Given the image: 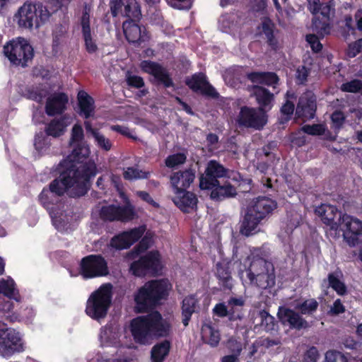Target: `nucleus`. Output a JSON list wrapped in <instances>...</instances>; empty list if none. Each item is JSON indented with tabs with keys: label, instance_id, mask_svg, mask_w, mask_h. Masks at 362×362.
I'll use <instances>...</instances> for the list:
<instances>
[{
	"label": "nucleus",
	"instance_id": "obj_1",
	"mask_svg": "<svg viewBox=\"0 0 362 362\" xmlns=\"http://www.w3.org/2000/svg\"><path fill=\"white\" fill-rule=\"evenodd\" d=\"M60 175L59 179L52 181L49 189H43L39 195V200L42 206L49 212L62 204H58L59 197L67 193L70 197H80L85 194L88 189L90 175L94 173V166L90 165L88 173L77 174L69 163L64 167L59 165Z\"/></svg>",
	"mask_w": 362,
	"mask_h": 362
},
{
	"label": "nucleus",
	"instance_id": "obj_2",
	"mask_svg": "<svg viewBox=\"0 0 362 362\" xmlns=\"http://www.w3.org/2000/svg\"><path fill=\"white\" fill-rule=\"evenodd\" d=\"M168 325L158 312H153L145 316L133 319L130 331L136 343L149 345L153 340L168 333Z\"/></svg>",
	"mask_w": 362,
	"mask_h": 362
},
{
	"label": "nucleus",
	"instance_id": "obj_3",
	"mask_svg": "<svg viewBox=\"0 0 362 362\" xmlns=\"http://www.w3.org/2000/svg\"><path fill=\"white\" fill-rule=\"evenodd\" d=\"M69 145L72 148L71 153L59 165L64 167V164L67 162L71 168L76 170L77 174H84L88 173L90 165L93 164L94 173L90 175V178L94 177L97 173L96 165L94 161L88 160L90 150L84 141L83 129L81 124H75L72 127Z\"/></svg>",
	"mask_w": 362,
	"mask_h": 362
},
{
	"label": "nucleus",
	"instance_id": "obj_4",
	"mask_svg": "<svg viewBox=\"0 0 362 362\" xmlns=\"http://www.w3.org/2000/svg\"><path fill=\"white\" fill-rule=\"evenodd\" d=\"M276 206V202L268 197H259L253 199L246 209L240 226V233L249 236L257 233L259 223Z\"/></svg>",
	"mask_w": 362,
	"mask_h": 362
},
{
	"label": "nucleus",
	"instance_id": "obj_5",
	"mask_svg": "<svg viewBox=\"0 0 362 362\" xmlns=\"http://www.w3.org/2000/svg\"><path fill=\"white\" fill-rule=\"evenodd\" d=\"M247 277L250 284L262 289L272 288L276 284L274 264L263 257L253 256L250 267L247 270Z\"/></svg>",
	"mask_w": 362,
	"mask_h": 362
},
{
	"label": "nucleus",
	"instance_id": "obj_6",
	"mask_svg": "<svg viewBox=\"0 0 362 362\" xmlns=\"http://www.w3.org/2000/svg\"><path fill=\"white\" fill-rule=\"evenodd\" d=\"M50 17L48 9L41 3L25 2L14 16V21L20 28H38Z\"/></svg>",
	"mask_w": 362,
	"mask_h": 362
},
{
	"label": "nucleus",
	"instance_id": "obj_7",
	"mask_svg": "<svg viewBox=\"0 0 362 362\" xmlns=\"http://www.w3.org/2000/svg\"><path fill=\"white\" fill-rule=\"evenodd\" d=\"M168 280L151 281L144 284L135 295L136 309L144 312L148 307L156 304L159 300L164 298L170 288Z\"/></svg>",
	"mask_w": 362,
	"mask_h": 362
},
{
	"label": "nucleus",
	"instance_id": "obj_8",
	"mask_svg": "<svg viewBox=\"0 0 362 362\" xmlns=\"http://www.w3.org/2000/svg\"><path fill=\"white\" fill-rule=\"evenodd\" d=\"M112 296L111 284L100 286L87 300L85 310L87 315L97 321L105 318L111 304Z\"/></svg>",
	"mask_w": 362,
	"mask_h": 362
},
{
	"label": "nucleus",
	"instance_id": "obj_9",
	"mask_svg": "<svg viewBox=\"0 0 362 362\" xmlns=\"http://www.w3.org/2000/svg\"><path fill=\"white\" fill-rule=\"evenodd\" d=\"M111 180L117 191L119 192V197L123 200L124 205L122 206L114 204L103 206L98 210L100 217L104 220L108 221L117 220L128 221L132 220L135 216V211L127 197L120 188L119 183L120 178L112 175Z\"/></svg>",
	"mask_w": 362,
	"mask_h": 362
},
{
	"label": "nucleus",
	"instance_id": "obj_10",
	"mask_svg": "<svg viewBox=\"0 0 362 362\" xmlns=\"http://www.w3.org/2000/svg\"><path fill=\"white\" fill-rule=\"evenodd\" d=\"M4 54L12 64L24 67L32 59L33 49L27 40L17 37L4 46Z\"/></svg>",
	"mask_w": 362,
	"mask_h": 362
},
{
	"label": "nucleus",
	"instance_id": "obj_11",
	"mask_svg": "<svg viewBox=\"0 0 362 362\" xmlns=\"http://www.w3.org/2000/svg\"><path fill=\"white\" fill-rule=\"evenodd\" d=\"M230 170L223 166L218 160L211 159L207 162L203 174L199 177V187L202 189H214L218 187L220 179L229 177Z\"/></svg>",
	"mask_w": 362,
	"mask_h": 362
},
{
	"label": "nucleus",
	"instance_id": "obj_12",
	"mask_svg": "<svg viewBox=\"0 0 362 362\" xmlns=\"http://www.w3.org/2000/svg\"><path fill=\"white\" fill-rule=\"evenodd\" d=\"M25 350L23 335L13 328L0 329V355L10 357Z\"/></svg>",
	"mask_w": 362,
	"mask_h": 362
},
{
	"label": "nucleus",
	"instance_id": "obj_13",
	"mask_svg": "<svg viewBox=\"0 0 362 362\" xmlns=\"http://www.w3.org/2000/svg\"><path fill=\"white\" fill-rule=\"evenodd\" d=\"M162 262L159 252L153 250L148 252L139 260L131 264L130 269L135 276H141L146 274H156L162 269Z\"/></svg>",
	"mask_w": 362,
	"mask_h": 362
},
{
	"label": "nucleus",
	"instance_id": "obj_14",
	"mask_svg": "<svg viewBox=\"0 0 362 362\" xmlns=\"http://www.w3.org/2000/svg\"><path fill=\"white\" fill-rule=\"evenodd\" d=\"M267 117L262 108L242 107L238 116L237 122L240 127L262 129L267 124Z\"/></svg>",
	"mask_w": 362,
	"mask_h": 362
},
{
	"label": "nucleus",
	"instance_id": "obj_15",
	"mask_svg": "<svg viewBox=\"0 0 362 362\" xmlns=\"http://www.w3.org/2000/svg\"><path fill=\"white\" fill-rule=\"evenodd\" d=\"M80 272L85 279L103 276L108 274V267L104 258L92 255L81 259Z\"/></svg>",
	"mask_w": 362,
	"mask_h": 362
},
{
	"label": "nucleus",
	"instance_id": "obj_16",
	"mask_svg": "<svg viewBox=\"0 0 362 362\" xmlns=\"http://www.w3.org/2000/svg\"><path fill=\"white\" fill-rule=\"evenodd\" d=\"M343 236L349 246H356L362 242V221L353 216L344 214L341 216Z\"/></svg>",
	"mask_w": 362,
	"mask_h": 362
},
{
	"label": "nucleus",
	"instance_id": "obj_17",
	"mask_svg": "<svg viewBox=\"0 0 362 362\" xmlns=\"http://www.w3.org/2000/svg\"><path fill=\"white\" fill-rule=\"evenodd\" d=\"M145 231L146 227L141 226L121 233L112 238L110 246L117 250L127 249L140 239Z\"/></svg>",
	"mask_w": 362,
	"mask_h": 362
},
{
	"label": "nucleus",
	"instance_id": "obj_18",
	"mask_svg": "<svg viewBox=\"0 0 362 362\" xmlns=\"http://www.w3.org/2000/svg\"><path fill=\"white\" fill-rule=\"evenodd\" d=\"M122 329L115 323H110L100 329L99 341L102 347H122L120 337Z\"/></svg>",
	"mask_w": 362,
	"mask_h": 362
},
{
	"label": "nucleus",
	"instance_id": "obj_19",
	"mask_svg": "<svg viewBox=\"0 0 362 362\" xmlns=\"http://www.w3.org/2000/svg\"><path fill=\"white\" fill-rule=\"evenodd\" d=\"M110 9L113 16L121 12L124 16L139 19L141 14L136 0H111Z\"/></svg>",
	"mask_w": 362,
	"mask_h": 362
},
{
	"label": "nucleus",
	"instance_id": "obj_20",
	"mask_svg": "<svg viewBox=\"0 0 362 362\" xmlns=\"http://www.w3.org/2000/svg\"><path fill=\"white\" fill-rule=\"evenodd\" d=\"M186 83L189 88L195 91L199 90L202 94L207 97L217 98L219 95L218 92L209 83L206 76L204 74H197V75H193L191 78H186Z\"/></svg>",
	"mask_w": 362,
	"mask_h": 362
},
{
	"label": "nucleus",
	"instance_id": "obj_21",
	"mask_svg": "<svg viewBox=\"0 0 362 362\" xmlns=\"http://www.w3.org/2000/svg\"><path fill=\"white\" fill-rule=\"evenodd\" d=\"M278 317L283 324H287L291 328L302 329L309 327L308 322L299 313L286 307L279 308Z\"/></svg>",
	"mask_w": 362,
	"mask_h": 362
},
{
	"label": "nucleus",
	"instance_id": "obj_22",
	"mask_svg": "<svg viewBox=\"0 0 362 362\" xmlns=\"http://www.w3.org/2000/svg\"><path fill=\"white\" fill-rule=\"evenodd\" d=\"M316 107V100L313 92H305L299 98L296 114L304 118H313Z\"/></svg>",
	"mask_w": 362,
	"mask_h": 362
},
{
	"label": "nucleus",
	"instance_id": "obj_23",
	"mask_svg": "<svg viewBox=\"0 0 362 362\" xmlns=\"http://www.w3.org/2000/svg\"><path fill=\"white\" fill-rule=\"evenodd\" d=\"M316 211L321 217L322 221L329 226L332 230H338L340 221H342L340 211L333 205H321L316 209Z\"/></svg>",
	"mask_w": 362,
	"mask_h": 362
},
{
	"label": "nucleus",
	"instance_id": "obj_24",
	"mask_svg": "<svg viewBox=\"0 0 362 362\" xmlns=\"http://www.w3.org/2000/svg\"><path fill=\"white\" fill-rule=\"evenodd\" d=\"M141 68L165 86L169 87L172 85L171 79L169 78L167 71L159 64L151 61H143L141 63Z\"/></svg>",
	"mask_w": 362,
	"mask_h": 362
},
{
	"label": "nucleus",
	"instance_id": "obj_25",
	"mask_svg": "<svg viewBox=\"0 0 362 362\" xmlns=\"http://www.w3.org/2000/svg\"><path fill=\"white\" fill-rule=\"evenodd\" d=\"M68 103V97L62 93H57L47 98L45 106L46 113L52 116L62 113L65 109Z\"/></svg>",
	"mask_w": 362,
	"mask_h": 362
},
{
	"label": "nucleus",
	"instance_id": "obj_26",
	"mask_svg": "<svg viewBox=\"0 0 362 362\" xmlns=\"http://www.w3.org/2000/svg\"><path fill=\"white\" fill-rule=\"evenodd\" d=\"M123 30L127 40L129 42L135 43L145 41L147 38L145 28H141L132 20L123 23Z\"/></svg>",
	"mask_w": 362,
	"mask_h": 362
},
{
	"label": "nucleus",
	"instance_id": "obj_27",
	"mask_svg": "<svg viewBox=\"0 0 362 362\" xmlns=\"http://www.w3.org/2000/svg\"><path fill=\"white\" fill-rule=\"evenodd\" d=\"M64 205L57 206V209L51 210L49 213L52 223L59 231H66L70 228L72 221V216L70 213H65L62 209Z\"/></svg>",
	"mask_w": 362,
	"mask_h": 362
},
{
	"label": "nucleus",
	"instance_id": "obj_28",
	"mask_svg": "<svg viewBox=\"0 0 362 362\" xmlns=\"http://www.w3.org/2000/svg\"><path fill=\"white\" fill-rule=\"evenodd\" d=\"M72 122L71 117L64 115L59 119H53L51 120L45 127V132L47 136H50L57 138L63 135L66 129Z\"/></svg>",
	"mask_w": 362,
	"mask_h": 362
},
{
	"label": "nucleus",
	"instance_id": "obj_29",
	"mask_svg": "<svg viewBox=\"0 0 362 362\" xmlns=\"http://www.w3.org/2000/svg\"><path fill=\"white\" fill-rule=\"evenodd\" d=\"M77 98L79 115L86 119L93 117L95 107L93 98L83 90L78 92Z\"/></svg>",
	"mask_w": 362,
	"mask_h": 362
},
{
	"label": "nucleus",
	"instance_id": "obj_30",
	"mask_svg": "<svg viewBox=\"0 0 362 362\" xmlns=\"http://www.w3.org/2000/svg\"><path fill=\"white\" fill-rule=\"evenodd\" d=\"M84 126L87 134H90L94 138L95 143L98 148L105 151H108L111 149L112 146L111 141L98 129H94L90 122L85 121Z\"/></svg>",
	"mask_w": 362,
	"mask_h": 362
},
{
	"label": "nucleus",
	"instance_id": "obj_31",
	"mask_svg": "<svg viewBox=\"0 0 362 362\" xmlns=\"http://www.w3.org/2000/svg\"><path fill=\"white\" fill-rule=\"evenodd\" d=\"M247 77L253 83H264V85H272L276 88L279 82V77L274 72H250L247 74Z\"/></svg>",
	"mask_w": 362,
	"mask_h": 362
},
{
	"label": "nucleus",
	"instance_id": "obj_32",
	"mask_svg": "<svg viewBox=\"0 0 362 362\" xmlns=\"http://www.w3.org/2000/svg\"><path fill=\"white\" fill-rule=\"evenodd\" d=\"M236 194V189L231 183L221 185L219 180L218 187L211 192L210 197L214 200H223L226 197H233Z\"/></svg>",
	"mask_w": 362,
	"mask_h": 362
},
{
	"label": "nucleus",
	"instance_id": "obj_33",
	"mask_svg": "<svg viewBox=\"0 0 362 362\" xmlns=\"http://www.w3.org/2000/svg\"><path fill=\"white\" fill-rule=\"evenodd\" d=\"M274 23L269 18H263L260 26V33L264 34L268 44L274 49L277 47L278 41L274 35Z\"/></svg>",
	"mask_w": 362,
	"mask_h": 362
},
{
	"label": "nucleus",
	"instance_id": "obj_34",
	"mask_svg": "<svg viewBox=\"0 0 362 362\" xmlns=\"http://www.w3.org/2000/svg\"><path fill=\"white\" fill-rule=\"evenodd\" d=\"M252 93L260 105V107L264 110V107L269 106L272 100H274V93H271L267 88L261 87V86H254Z\"/></svg>",
	"mask_w": 362,
	"mask_h": 362
},
{
	"label": "nucleus",
	"instance_id": "obj_35",
	"mask_svg": "<svg viewBox=\"0 0 362 362\" xmlns=\"http://www.w3.org/2000/svg\"><path fill=\"white\" fill-rule=\"evenodd\" d=\"M180 177V170L173 173L170 176V190L175 195L173 197V201L178 208H181Z\"/></svg>",
	"mask_w": 362,
	"mask_h": 362
},
{
	"label": "nucleus",
	"instance_id": "obj_36",
	"mask_svg": "<svg viewBox=\"0 0 362 362\" xmlns=\"http://www.w3.org/2000/svg\"><path fill=\"white\" fill-rule=\"evenodd\" d=\"M0 293H3L8 298L14 299L18 302L21 300L15 282L10 277H8L6 279H0Z\"/></svg>",
	"mask_w": 362,
	"mask_h": 362
},
{
	"label": "nucleus",
	"instance_id": "obj_37",
	"mask_svg": "<svg viewBox=\"0 0 362 362\" xmlns=\"http://www.w3.org/2000/svg\"><path fill=\"white\" fill-rule=\"evenodd\" d=\"M170 348V344L167 340L156 344L151 350L152 361L153 362H162L168 354Z\"/></svg>",
	"mask_w": 362,
	"mask_h": 362
},
{
	"label": "nucleus",
	"instance_id": "obj_38",
	"mask_svg": "<svg viewBox=\"0 0 362 362\" xmlns=\"http://www.w3.org/2000/svg\"><path fill=\"white\" fill-rule=\"evenodd\" d=\"M216 276L223 288H228V289L232 288L233 279L228 267L222 265V264H219V262L216 264Z\"/></svg>",
	"mask_w": 362,
	"mask_h": 362
},
{
	"label": "nucleus",
	"instance_id": "obj_39",
	"mask_svg": "<svg viewBox=\"0 0 362 362\" xmlns=\"http://www.w3.org/2000/svg\"><path fill=\"white\" fill-rule=\"evenodd\" d=\"M202 334L204 340L212 346L218 345L221 337L218 329L210 326V325H204L202 327Z\"/></svg>",
	"mask_w": 362,
	"mask_h": 362
},
{
	"label": "nucleus",
	"instance_id": "obj_40",
	"mask_svg": "<svg viewBox=\"0 0 362 362\" xmlns=\"http://www.w3.org/2000/svg\"><path fill=\"white\" fill-rule=\"evenodd\" d=\"M197 303V300L194 296H187L182 300V316L185 325H187L189 320L195 310Z\"/></svg>",
	"mask_w": 362,
	"mask_h": 362
},
{
	"label": "nucleus",
	"instance_id": "obj_41",
	"mask_svg": "<svg viewBox=\"0 0 362 362\" xmlns=\"http://www.w3.org/2000/svg\"><path fill=\"white\" fill-rule=\"evenodd\" d=\"M198 199L194 193L192 192L182 191V211L189 212V211H194L197 209Z\"/></svg>",
	"mask_w": 362,
	"mask_h": 362
},
{
	"label": "nucleus",
	"instance_id": "obj_42",
	"mask_svg": "<svg viewBox=\"0 0 362 362\" xmlns=\"http://www.w3.org/2000/svg\"><path fill=\"white\" fill-rule=\"evenodd\" d=\"M221 30L226 33H233L237 26L235 14H225L219 20Z\"/></svg>",
	"mask_w": 362,
	"mask_h": 362
},
{
	"label": "nucleus",
	"instance_id": "obj_43",
	"mask_svg": "<svg viewBox=\"0 0 362 362\" xmlns=\"http://www.w3.org/2000/svg\"><path fill=\"white\" fill-rule=\"evenodd\" d=\"M48 90L47 86L42 85L40 86L33 87L28 90V98L33 100L38 103H42L44 98L47 95Z\"/></svg>",
	"mask_w": 362,
	"mask_h": 362
},
{
	"label": "nucleus",
	"instance_id": "obj_44",
	"mask_svg": "<svg viewBox=\"0 0 362 362\" xmlns=\"http://www.w3.org/2000/svg\"><path fill=\"white\" fill-rule=\"evenodd\" d=\"M319 303L316 299H307V300L299 303L296 308L303 315H312L316 312Z\"/></svg>",
	"mask_w": 362,
	"mask_h": 362
},
{
	"label": "nucleus",
	"instance_id": "obj_45",
	"mask_svg": "<svg viewBox=\"0 0 362 362\" xmlns=\"http://www.w3.org/2000/svg\"><path fill=\"white\" fill-rule=\"evenodd\" d=\"M49 145V139L44 132H40L35 135L34 146L39 153L45 152Z\"/></svg>",
	"mask_w": 362,
	"mask_h": 362
},
{
	"label": "nucleus",
	"instance_id": "obj_46",
	"mask_svg": "<svg viewBox=\"0 0 362 362\" xmlns=\"http://www.w3.org/2000/svg\"><path fill=\"white\" fill-rule=\"evenodd\" d=\"M148 173L139 170L134 167H129L124 170V178L127 180L146 178Z\"/></svg>",
	"mask_w": 362,
	"mask_h": 362
},
{
	"label": "nucleus",
	"instance_id": "obj_47",
	"mask_svg": "<svg viewBox=\"0 0 362 362\" xmlns=\"http://www.w3.org/2000/svg\"><path fill=\"white\" fill-rule=\"evenodd\" d=\"M328 281L329 286H332V288L334 289L338 294H345V293H346L347 288L344 283L341 281L335 274H328Z\"/></svg>",
	"mask_w": 362,
	"mask_h": 362
},
{
	"label": "nucleus",
	"instance_id": "obj_48",
	"mask_svg": "<svg viewBox=\"0 0 362 362\" xmlns=\"http://www.w3.org/2000/svg\"><path fill=\"white\" fill-rule=\"evenodd\" d=\"M324 362H349V359L346 355L341 351L329 350L325 354Z\"/></svg>",
	"mask_w": 362,
	"mask_h": 362
},
{
	"label": "nucleus",
	"instance_id": "obj_49",
	"mask_svg": "<svg viewBox=\"0 0 362 362\" xmlns=\"http://www.w3.org/2000/svg\"><path fill=\"white\" fill-rule=\"evenodd\" d=\"M259 315L262 318L261 325L266 330H273V329H275L276 323L274 316L270 315L265 310L260 311Z\"/></svg>",
	"mask_w": 362,
	"mask_h": 362
},
{
	"label": "nucleus",
	"instance_id": "obj_50",
	"mask_svg": "<svg viewBox=\"0 0 362 362\" xmlns=\"http://www.w3.org/2000/svg\"><path fill=\"white\" fill-rule=\"evenodd\" d=\"M340 88L343 91H351V93H357V91H360V90H362V80H358V78H354V80H351V81H347V83H344L343 84H341Z\"/></svg>",
	"mask_w": 362,
	"mask_h": 362
},
{
	"label": "nucleus",
	"instance_id": "obj_51",
	"mask_svg": "<svg viewBox=\"0 0 362 362\" xmlns=\"http://www.w3.org/2000/svg\"><path fill=\"white\" fill-rule=\"evenodd\" d=\"M12 309L13 303L9 300L4 301L0 305V314H2L3 316L8 318L11 321L18 320V317L17 316L10 314Z\"/></svg>",
	"mask_w": 362,
	"mask_h": 362
},
{
	"label": "nucleus",
	"instance_id": "obj_52",
	"mask_svg": "<svg viewBox=\"0 0 362 362\" xmlns=\"http://www.w3.org/2000/svg\"><path fill=\"white\" fill-rule=\"evenodd\" d=\"M91 8L88 6H85L83 16L81 17V26L83 34L90 32V13Z\"/></svg>",
	"mask_w": 362,
	"mask_h": 362
},
{
	"label": "nucleus",
	"instance_id": "obj_53",
	"mask_svg": "<svg viewBox=\"0 0 362 362\" xmlns=\"http://www.w3.org/2000/svg\"><path fill=\"white\" fill-rule=\"evenodd\" d=\"M181 164V154L177 153L169 156L165 159V165L173 170H177Z\"/></svg>",
	"mask_w": 362,
	"mask_h": 362
},
{
	"label": "nucleus",
	"instance_id": "obj_54",
	"mask_svg": "<svg viewBox=\"0 0 362 362\" xmlns=\"http://www.w3.org/2000/svg\"><path fill=\"white\" fill-rule=\"evenodd\" d=\"M303 132L308 133V134H323L326 129L323 124H305L302 127Z\"/></svg>",
	"mask_w": 362,
	"mask_h": 362
},
{
	"label": "nucleus",
	"instance_id": "obj_55",
	"mask_svg": "<svg viewBox=\"0 0 362 362\" xmlns=\"http://www.w3.org/2000/svg\"><path fill=\"white\" fill-rule=\"evenodd\" d=\"M227 346L234 356H236L237 362H238V356L243 349V344L241 341L237 339H229L227 342Z\"/></svg>",
	"mask_w": 362,
	"mask_h": 362
},
{
	"label": "nucleus",
	"instance_id": "obj_56",
	"mask_svg": "<svg viewBox=\"0 0 362 362\" xmlns=\"http://www.w3.org/2000/svg\"><path fill=\"white\" fill-rule=\"evenodd\" d=\"M151 244V239L147 236H145L140 241L138 246L134 249L132 255L136 253L137 255L146 251Z\"/></svg>",
	"mask_w": 362,
	"mask_h": 362
},
{
	"label": "nucleus",
	"instance_id": "obj_57",
	"mask_svg": "<svg viewBox=\"0 0 362 362\" xmlns=\"http://www.w3.org/2000/svg\"><path fill=\"white\" fill-rule=\"evenodd\" d=\"M306 40L310 45L313 51H320L322 47L317 35H315V34H308L306 35Z\"/></svg>",
	"mask_w": 362,
	"mask_h": 362
},
{
	"label": "nucleus",
	"instance_id": "obj_58",
	"mask_svg": "<svg viewBox=\"0 0 362 362\" xmlns=\"http://www.w3.org/2000/svg\"><path fill=\"white\" fill-rule=\"evenodd\" d=\"M83 35L85 41L86 50L89 53L95 52L97 49V45H95V42L93 40L91 37L90 32L83 33Z\"/></svg>",
	"mask_w": 362,
	"mask_h": 362
},
{
	"label": "nucleus",
	"instance_id": "obj_59",
	"mask_svg": "<svg viewBox=\"0 0 362 362\" xmlns=\"http://www.w3.org/2000/svg\"><path fill=\"white\" fill-rule=\"evenodd\" d=\"M196 168H189L182 172V185H189L195 179Z\"/></svg>",
	"mask_w": 362,
	"mask_h": 362
},
{
	"label": "nucleus",
	"instance_id": "obj_60",
	"mask_svg": "<svg viewBox=\"0 0 362 362\" xmlns=\"http://www.w3.org/2000/svg\"><path fill=\"white\" fill-rule=\"evenodd\" d=\"M361 38L358 40L354 44H349L347 49V55L353 58V57H356L360 51H362V47L361 45Z\"/></svg>",
	"mask_w": 362,
	"mask_h": 362
},
{
	"label": "nucleus",
	"instance_id": "obj_61",
	"mask_svg": "<svg viewBox=\"0 0 362 362\" xmlns=\"http://www.w3.org/2000/svg\"><path fill=\"white\" fill-rule=\"evenodd\" d=\"M319 357V351L316 347H310L307 350L305 356L304 360L306 362H315Z\"/></svg>",
	"mask_w": 362,
	"mask_h": 362
},
{
	"label": "nucleus",
	"instance_id": "obj_62",
	"mask_svg": "<svg viewBox=\"0 0 362 362\" xmlns=\"http://www.w3.org/2000/svg\"><path fill=\"white\" fill-rule=\"evenodd\" d=\"M213 312L215 315L220 317H225L228 315V307L224 303H218V304H216Z\"/></svg>",
	"mask_w": 362,
	"mask_h": 362
},
{
	"label": "nucleus",
	"instance_id": "obj_63",
	"mask_svg": "<svg viewBox=\"0 0 362 362\" xmlns=\"http://www.w3.org/2000/svg\"><path fill=\"white\" fill-rule=\"evenodd\" d=\"M127 81L129 86L135 88H141L144 86L142 78L138 76L129 75L127 76Z\"/></svg>",
	"mask_w": 362,
	"mask_h": 362
},
{
	"label": "nucleus",
	"instance_id": "obj_64",
	"mask_svg": "<svg viewBox=\"0 0 362 362\" xmlns=\"http://www.w3.org/2000/svg\"><path fill=\"white\" fill-rule=\"evenodd\" d=\"M331 119L335 127H341L345 119V115L341 111H334L331 115Z\"/></svg>",
	"mask_w": 362,
	"mask_h": 362
}]
</instances>
